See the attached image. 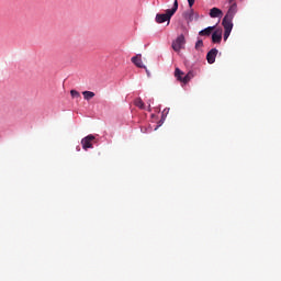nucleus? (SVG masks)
I'll use <instances>...</instances> for the list:
<instances>
[{"label": "nucleus", "instance_id": "1", "mask_svg": "<svg viewBox=\"0 0 281 281\" xmlns=\"http://www.w3.org/2000/svg\"><path fill=\"white\" fill-rule=\"evenodd\" d=\"M238 14V3L234 2L229 5L226 14L224 15L222 23L234 25V16Z\"/></svg>", "mask_w": 281, "mask_h": 281}, {"label": "nucleus", "instance_id": "2", "mask_svg": "<svg viewBox=\"0 0 281 281\" xmlns=\"http://www.w3.org/2000/svg\"><path fill=\"white\" fill-rule=\"evenodd\" d=\"M93 139H95V136L93 134L87 135L81 139V145L83 150H89V148H93Z\"/></svg>", "mask_w": 281, "mask_h": 281}, {"label": "nucleus", "instance_id": "3", "mask_svg": "<svg viewBox=\"0 0 281 281\" xmlns=\"http://www.w3.org/2000/svg\"><path fill=\"white\" fill-rule=\"evenodd\" d=\"M186 43V36L180 34L173 42H172V49L173 52H180L181 47Z\"/></svg>", "mask_w": 281, "mask_h": 281}, {"label": "nucleus", "instance_id": "4", "mask_svg": "<svg viewBox=\"0 0 281 281\" xmlns=\"http://www.w3.org/2000/svg\"><path fill=\"white\" fill-rule=\"evenodd\" d=\"M223 41V32L221 30H215L213 33H211V42L213 45H221Z\"/></svg>", "mask_w": 281, "mask_h": 281}, {"label": "nucleus", "instance_id": "5", "mask_svg": "<svg viewBox=\"0 0 281 281\" xmlns=\"http://www.w3.org/2000/svg\"><path fill=\"white\" fill-rule=\"evenodd\" d=\"M216 56H218V49L217 48H211L206 53V61L209 63V65H214V63H216Z\"/></svg>", "mask_w": 281, "mask_h": 281}, {"label": "nucleus", "instance_id": "6", "mask_svg": "<svg viewBox=\"0 0 281 281\" xmlns=\"http://www.w3.org/2000/svg\"><path fill=\"white\" fill-rule=\"evenodd\" d=\"M178 10H179V0H175L172 8L167 9L165 13L169 21L172 19V16H175V14H177Z\"/></svg>", "mask_w": 281, "mask_h": 281}, {"label": "nucleus", "instance_id": "7", "mask_svg": "<svg viewBox=\"0 0 281 281\" xmlns=\"http://www.w3.org/2000/svg\"><path fill=\"white\" fill-rule=\"evenodd\" d=\"M209 15L211 19H223V10L214 7L210 9Z\"/></svg>", "mask_w": 281, "mask_h": 281}, {"label": "nucleus", "instance_id": "8", "mask_svg": "<svg viewBox=\"0 0 281 281\" xmlns=\"http://www.w3.org/2000/svg\"><path fill=\"white\" fill-rule=\"evenodd\" d=\"M168 113H170V108H165L164 111L161 112V117L157 122V126L155 127V131L159 128L160 126H164V123L166 122V117H168Z\"/></svg>", "mask_w": 281, "mask_h": 281}, {"label": "nucleus", "instance_id": "9", "mask_svg": "<svg viewBox=\"0 0 281 281\" xmlns=\"http://www.w3.org/2000/svg\"><path fill=\"white\" fill-rule=\"evenodd\" d=\"M223 27H224V35L223 38L224 41H227V38H229L232 31L234 30V24H229V23H222Z\"/></svg>", "mask_w": 281, "mask_h": 281}, {"label": "nucleus", "instance_id": "10", "mask_svg": "<svg viewBox=\"0 0 281 281\" xmlns=\"http://www.w3.org/2000/svg\"><path fill=\"white\" fill-rule=\"evenodd\" d=\"M182 16L187 23H192V21H194V9L190 8L189 10L184 11Z\"/></svg>", "mask_w": 281, "mask_h": 281}, {"label": "nucleus", "instance_id": "11", "mask_svg": "<svg viewBox=\"0 0 281 281\" xmlns=\"http://www.w3.org/2000/svg\"><path fill=\"white\" fill-rule=\"evenodd\" d=\"M132 63L135 65V67H138V69H146V65H144V61H142V55L133 56Z\"/></svg>", "mask_w": 281, "mask_h": 281}, {"label": "nucleus", "instance_id": "12", "mask_svg": "<svg viewBox=\"0 0 281 281\" xmlns=\"http://www.w3.org/2000/svg\"><path fill=\"white\" fill-rule=\"evenodd\" d=\"M214 30H216V24L213 26H207L199 32V36H212Z\"/></svg>", "mask_w": 281, "mask_h": 281}, {"label": "nucleus", "instance_id": "13", "mask_svg": "<svg viewBox=\"0 0 281 281\" xmlns=\"http://www.w3.org/2000/svg\"><path fill=\"white\" fill-rule=\"evenodd\" d=\"M166 21L168 22V24L170 23V20L168 19V15L165 13H158L156 14V23H166Z\"/></svg>", "mask_w": 281, "mask_h": 281}, {"label": "nucleus", "instance_id": "14", "mask_svg": "<svg viewBox=\"0 0 281 281\" xmlns=\"http://www.w3.org/2000/svg\"><path fill=\"white\" fill-rule=\"evenodd\" d=\"M85 100H91L92 98H95V92L86 90L82 92Z\"/></svg>", "mask_w": 281, "mask_h": 281}, {"label": "nucleus", "instance_id": "15", "mask_svg": "<svg viewBox=\"0 0 281 281\" xmlns=\"http://www.w3.org/2000/svg\"><path fill=\"white\" fill-rule=\"evenodd\" d=\"M192 71H189L187 75H184L181 79L180 82H183V85H188V82H190V80H192Z\"/></svg>", "mask_w": 281, "mask_h": 281}, {"label": "nucleus", "instance_id": "16", "mask_svg": "<svg viewBox=\"0 0 281 281\" xmlns=\"http://www.w3.org/2000/svg\"><path fill=\"white\" fill-rule=\"evenodd\" d=\"M134 104H135V106H137L138 109H142V110L146 109V104L144 103V101L142 100V98L135 99Z\"/></svg>", "mask_w": 281, "mask_h": 281}, {"label": "nucleus", "instance_id": "17", "mask_svg": "<svg viewBox=\"0 0 281 281\" xmlns=\"http://www.w3.org/2000/svg\"><path fill=\"white\" fill-rule=\"evenodd\" d=\"M175 78H177V80H179V82H181V80L183 79V71L180 70L179 68L175 69Z\"/></svg>", "mask_w": 281, "mask_h": 281}, {"label": "nucleus", "instance_id": "18", "mask_svg": "<svg viewBox=\"0 0 281 281\" xmlns=\"http://www.w3.org/2000/svg\"><path fill=\"white\" fill-rule=\"evenodd\" d=\"M201 47H203V40L198 38V41L195 42V49L199 50L201 49Z\"/></svg>", "mask_w": 281, "mask_h": 281}, {"label": "nucleus", "instance_id": "19", "mask_svg": "<svg viewBox=\"0 0 281 281\" xmlns=\"http://www.w3.org/2000/svg\"><path fill=\"white\" fill-rule=\"evenodd\" d=\"M70 95H71V98H79L80 92H78L77 90H70Z\"/></svg>", "mask_w": 281, "mask_h": 281}, {"label": "nucleus", "instance_id": "20", "mask_svg": "<svg viewBox=\"0 0 281 281\" xmlns=\"http://www.w3.org/2000/svg\"><path fill=\"white\" fill-rule=\"evenodd\" d=\"M189 3V8H192V5H194L196 0H187Z\"/></svg>", "mask_w": 281, "mask_h": 281}, {"label": "nucleus", "instance_id": "21", "mask_svg": "<svg viewBox=\"0 0 281 281\" xmlns=\"http://www.w3.org/2000/svg\"><path fill=\"white\" fill-rule=\"evenodd\" d=\"M199 16H200L199 13H194V14H193V19H194L195 21H199Z\"/></svg>", "mask_w": 281, "mask_h": 281}, {"label": "nucleus", "instance_id": "22", "mask_svg": "<svg viewBox=\"0 0 281 281\" xmlns=\"http://www.w3.org/2000/svg\"><path fill=\"white\" fill-rule=\"evenodd\" d=\"M77 153H80V146L76 147Z\"/></svg>", "mask_w": 281, "mask_h": 281}, {"label": "nucleus", "instance_id": "23", "mask_svg": "<svg viewBox=\"0 0 281 281\" xmlns=\"http://www.w3.org/2000/svg\"><path fill=\"white\" fill-rule=\"evenodd\" d=\"M234 1H236V0H228V3L232 4V3H234Z\"/></svg>", "mask_w": 281, "mask_h": 281}, {"label": "nucleus", "instance_id": "24", "mask_svg": "<svg viewBox=\"0 0 281 281\" xmlns=\"http://www.w3.org/2000/svg\"><path fill=\"white\" fill-rule=\"evenodd\" d=\"M148 111L150 113V111H153V109H150V103L148 104Z\"/></svg>", "mask_w": 281, "mask_h": 281}, {"label": "nucleus", "instance_id": "25", "mask_svg": "<svg viewBox=\"0 0 281 281\" xmlns=\"http://www.w3.org/2000/svg\"><path fill=\"white\" fill-rule=\"evenodd\" d=\"M155 117H157V115L156 114H151V119L155 120Z\"/></svg>", "mask_w": 281, "mask_h": 281}, {"label": "nucleus", "instance_id": "26", "mask_svg": "<svg viewBox=\"0 0 281 281\" xmlns=\"http://www.w3.org/2000/svg\"><path fill=\"white\" fill-rule=\"evenodd\" d=\"M153 102V100H149V103Z\"/></svg>", "mask_w": 281, "mask_h": 281}]
</instances>
